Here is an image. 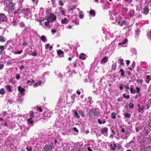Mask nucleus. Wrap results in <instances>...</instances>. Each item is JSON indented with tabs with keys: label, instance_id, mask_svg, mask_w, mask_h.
I'll return each mask as SVG.
<instances>
[{
	"label": "nucleus",
	"instance_id": "42",
	"mask_svg": "<svg viewBox=\"0 0 151 151\" xmlns=\"http://www.w3.org/2000/svg\"><path fill=\"white\" fill-rule=\"evenodd\" d=\"M59 5H60L61 6H63L64 5L63 2L61 0H60L59 1Z\"/></svg>",
	"mask_w": 151,
	"mask_h": 151
},
{
	"label": "nucleus",
	"instance_id": "9",
	"mask_svg": "<svg viewBox=\"0 0 151 151\" xmlns=\"http://www.w3.org/2000/svg\"><path fill=\"white\" fill-rule=\"evenodd\" d=\"M57 54L59 56L62 55L61 57H63L64 55V52L60 50H58L57 51Z\"/></svg>",
	"mask_w": 151,
	"mask_h": 151
},
{
	"label": "nucleus",
	"instance_id": "50",
	"mask_svg": "<svg viewBox=\"0 0 151 151\" xmlns=\"http://www.w3.org/2000/svg\"><path fill=\"white\" fill-rule=\"evenodd\" d=\"M24 66L23 65H20L19 67V69L21 70H22V69L24 68Z\"/></svg>",
	"mask_w": 151,
	"mask_h": 151
},
{
	"label": "nucleus",
	"instance_id": "21",
	"mask_svg": "<svg viewBox=\"0 0 151 151\" xmlns=\"http://www.w3.org/2000/svg\"><path fill=\"white\" fill-rule=\"evenodd\" d=\"M130 92L132 94H134L136 92L135 89L131 87L130 89Z\"/></svg>",
	"mask_w": 151,
	"mask_h": 151
},
{
	"label": "nucleus",
	"instance_id": "6",
	"mask_svg": "<svg viewBox=\"0 0 151 151\" xmlns=\"http://www.w3.org/2000/svg\"><path fill=\"white\" fill-rule=\"evenodd\" d=\"M86 55L84 53H81L79 56V58L81 60H85L86 58Z\"/></svg>",
	"mask_w": 151,
	"mask_h": 151
},
{
	"label": "nucleus",
	"instance_id": "56",
	"mask_svg": "<svg viewBox=\"0 0 151 151\" xmlns=\"http://www.w3.org/2000/svg\"><path fill=\"white\" fill-rule=\"evenodd\" d=\"M32 1L34 3V2L35 1L36 4H37L38 2V0H32Z\"/></svg>",
	"mask_w": 151,
	"mask_h": 151
},
{
	"label": "nucleus",
	"instance_id": "62",
	"mask_svg": "<svg viewBox=\"0 0 151 151\" xmlns=\"http://www.w3.org/2000/svg\"><path fill=\"white\" fill-rule=\"evenodd\" d=\"M146 78L147 79H149V80H151V79L150 77V76L149 75H147V76Z\"/></svg>",
	"mask_w": 151,
	"mask_h": 151
},
{
	"label": "nucleus",
	"instance_id": "57",
	"mask_svg": "<svg viewBox=\"0 0 151 151\" xmlns=\"http://www.w3.org/2000/svg\"><path fill=\"white\" fill-rule=\"evenodd\" d=\"M135 130L136 132H137L140 130V129L139 128H138L137 127H136Z\"/></svg>",
	"mask_w": 151,
	"mask_h": 151
},
{
	"label": "nucleus",
	"instance_id": "12",
	"mask_svg": "<svg viewBox=\"0 0 151 151\" xmlns=\"http://www.w3.org/2000/svg\"><path fill=\"white\" fill-rule=\"evenodd\" d=\"M124 117L125 118H130L131 117V114L127 112H126L124 114Z\"/></svg>",
	"mask_w": 151,
	"mask_h": 151
},
{
	"label": "nucleus",
	"instance_id": "36",
	"mask_svg": "<svg viewBox=\"0 0 151 151\" xmlns=\"http://www.w3.org/2000/svg\"><path fill=\"white\" fill-rule=\"evenodd\" d=\"M124 86L125 88L128 90L129 88V83L127 84L126 85H124Z\"/></svg>",
	"mask_w": 151,
	"mask_h": 151
},
{
	"label": "nucleus",
	"instance_id": "63",
	"mask_svg": "<svg viewBox=\"0 0 151 151\" xmlns=\"http://www.w3.org/2000/svg\"><path fill=\"white\" fill-rule=\"evenodd\" d=\"M98 122L100 124H102V122H101V120H100V119H98Z\"/></svg>",
	"mask_w": 151,
	"mask_h": 151
},
{
	"label": "nucleus",
	"instance_id": "10",
	"mask_svg": "<svg viewBox=\"0 0 151 151\" xmlns=\"http://www.w3.org/2000/svg\"><path fill=\"white\" fill-rule=\"evenodd\" d=\"M68 22V20L66 18H64L61 20V22L63 24H67Z\"/></svg>",
	"mask_w": 151,
	"mask_h": 151
},
{
	"label": "nucleus",
	"instance_id": "1",
	"mask_svg": "<svg viewBox=\"0 0 151 151\" xmlns=\"http://www.w3.org/2000/svg\"><path fill=\"white\" fill-rule=\"evenodd\" d=\"M100 111L98 110V109L92 108L90 109L88 115L90 118L93 119L94 116L98 117L100 115Z\"/></svg>",
	"mask_w": 151,
	"mask_h": 151
},
{
	"label": "nucleus",
	"instance_id": "4",
	"mask_svg": "<svg viewBox=\"0 0 151 151\" xmlns=\"http://www.w3.org/2000/svg\"><path fill=\"white\" fill-rule=\"evenodd\" d=\"M7 16L3 13H0V22H6L7 21Z\"/></svg>",
	"mask_w": 151,
	"mask_h": 151
},
{
	"label": "nucleus",
	"instance_id": "61",
	"mask_svg": "<svg viewBox=\"0 0 151 151\" xmlns=\"http://www.w3.org/2000/svg\"><path fill=\"white\" fill-rule=\"evenodd\" d=\"M141 151H147L146 147H144V148L141 149Z\"/></svg>",
	"mask_w": 151,
	"mask_h": 151
},
{
	"label": "nucleus",
	"instance_id": "32",
	"mask_svg": "<svg viewBox=\"0 0 151 151\" xmlns=\"http://www.w3.org/2000/svg\"><path fill=\"white\" fill-rule=\"evenodd\" d=\"M74 116L76 118H79L80 117L79 115L76 111L74 112Z\"/></svg>",
	"mask_w": 151,
	"mask_h": 151
},
{
	"label": "nucleus",
	"instance_id": "64",
	"mask_svg": "<svg viewBox=\"0 0 151 151\" xmlns=\"http://www.w3.org/2000/svg\"><path fill=\"white\" fill-rule=\"evenodd\" d=\"M12 23H13V26H15L17 25V24L16 23L15 21H13V22H12Z\"/></svg>",
	"mask_w": 151,
	"mask_h": 151
},
{
	"label": "nucleus",
	"instance_id": "26",
	"mask_svg": "<svg viewBox=\"0 0 151 151\" xmlns=\"http://www.w3.org/2000/svg\"><path fill=\"white\" fill-rule=\"evenodd\" d=\"M89 14L91 15H93V16H94L95 15V11L94 10H92V9L90 11Z\"/></svg>",
	"mask_w": 151,
	"mask_h": 151
},
{
	"label": "nucleus",
	"instance_id": "20",
	"mask_svg": "<svg viewBox=\"0 0 151 151\" xmlns=\"http://www.w3.org/2000/svg\"><path fill=\"white\" fill-rule=\"evenodd\" d=\"M29 116L30 118H32V119H34V113L32 111H30Z\"/></svg>",
	"mask_w": 151,
	"mask_h": 151
},
{
	"label": "nucleus",
	"instance_id": "44",
	"mask_svg": "<svg viewBox=\"0 0 151 151\" xmlns=\"http://www.w3.org/2000/svg\"><path fill=\"white\" fill-rule=\"evenodd\" d=\"M5 46H4L1 45L0 46V50H1L3 51L4 49Z\"/></svg>",
	"mask_w": 151,
	"mask_h": 151
},
{
	"label": "nucleus",
	"instance_id": "13",
	"mask_svg": "<svg viewBox=\"0 0 151 151\" xmlns=\"http://www.w3.org/2000/svg\"><path fill=\"white\" fill-rule=\"evenodd\" d=\"M11 87L12 86L10 85H6V88L7 89V91L8 92H10L12 91V90L11 88Z\"/></svg>",
	"mask_w": 151,
	"mask_h": 151
},
{
	"label": "nucleus",
	"instance_id": "25",
	"mask_svg": "<svg viewBox=\"0 0 151 151\" xmlns=\"http://www.w3.org/2000/svg\"><path fill=\"white\" fill-rule=\"evenodd\" d=\"M5 40L4 36L0 35V42H5Z\"/></svg>",
	"mask_w": 151,
	"mask_h": 151
},
{
	"label": "nucleus",
	"instance_id": "16",
	"mask_svg": "<svg viewBox=\"0 0 151 151\" xmlns=\"http://www.w3.org/2000/svg\"><path fill=\"white\" fill-rule=\"evenodd\" d=\"M50 22H51L47 19V21L45 22V25L48 27H50Z\"/></svg>",
	"mask_w": 151,
	"mask_h": 151
},
{
	"label": "nucleus",
	"instance_id": "17",
	"mask_svg": "<svg viewBox=\"0 0 151 151\" xmlns=\"http://www.w3.org/2000/svg\"><path fill=\"white\" fill-rule=\"evenodd\" d=\"M116 63H114L112 64V69L113 70H115L116 69Z\"/></svg>",
	"mask_w": 151,
	"mask_h": 151
},
{
	"label": "nucleus",
	"instance_id": "41",
	"mask_svg": "<svg viewBox=\"0 0 151 151\" xmlns=\"http://www.w3.org/2000/svg\"><path fill=\"white\" fill-rule=\"evenodd\" d=\"M79 114L81 115V116L83 117H84L85 115L83 111H80L79 112Z\"/></svg>",
	"mask_w": 151,
	"mask_h": 151
},
{
	"label": "nucleus",
	"instance_id": "60",
	"mask_svg": "<svg viewBox=\"0 0 151 151\" xmlns=\"http://www.w3.org/2000/svg\"><path fill=\"white\" fill-rule=\"evenodd\" d=\"M148 126L149 127V128L151 129V122H149L148 124Z\"/></svg>",
	"mask_w": 151,
	"mask_h": 151
},
{
	"label": "nucleus",
	"instance_id": "29",
	"mask_svg": "<svg viewBox=\"0 0 151 151\" xmlns=\"http://www.w3.org/2000/svg\"><path fill=\"white\" fill-rule=\"evenodd\" d=\"M129 107L130 108H132L133 109L134 107V104L132 103H130L129 104Z\"/></svg>",
	"mask_w": 151,
	"mask_h": 151
},
{
	"label": "nucleus",
	"instance_id": "7",
	"mask_svg": "<svg viewBox=\"0 0 151 151\" xmlns=\"http://www.w3.org/2000/svg\"><path fill=\"white\" fill-rule=\"evenodd\" d=\"M108 128L106 127L103 128L101 130V134H104L107 133L108 131Z\"/></svg>",
	"mask_w": 151,
	"mask_h": 151
},
{
	"label": "nucleus",
	"instance_id": "30",
	"mask_svg": "<svg viewBox=\"0 0 151 151\" xmlns=\"http://www.w3.org/2000/svg\"><path fill=\"white\" fill-rule=\"evenodd\" d=\"M78 64V60H76L73 63V65L74 67L76 68L77 66V65Z\"/></svg>",
	"mask_w": 151,
	"mask_h": 151
},
{
	"label": "nucleus",
	"instance_id": "43",
	"mask_svg": "<svg viewBox=\"0 0 151 151\" xmlns=\"http://www.w3.org/2000/svg\"><path fill=\"white\" fill-rule=\"evenodd\" d=\"M13 0H8L7 2L6 3V5L10 4H14L12 2Z\"/></svg>",
	"mask_w": 151,
	"mask_h": 151
},
{
	"label": "nucleus",
	"instance_id": "31",
	"mask_svg": "<svg viewBox=\"0 0 151 151\" xmlns=\"http://www.w3.org/2000/svg\"><path fill=\"white\" fill-rule=\"evenodd\" d=\"M5 90L4 88H2L0 90V94L3 95L5 93Z\"/></svg>",
	"mask_w": 151,
	"mask_h": 151
},
{
	"label": "nucleus",
	"instance_id": "33",
	"mask_svg": "<svg viewBox=\"0 0 151 151\" xmlns=\"http://www.w3.org/2000/svg\"><path fill=\"white\" fill-rule=\"evenodd\" d=\"M145 107L143 106H142L141 107H139V108L138 110L139 112H141L144 109Z\"/></svg>",
	"mask_w": 151,
	"mask_h": 151
},
{
	"label": "nucleus",
	"instance_id": "45",
	"mask_svg": "<svg viewBox=\"0 0 151 151\" xmlns=\"http://www.w3.org/2000/svg\"><path fill=\"white\" fill-rule=\"evenodd\" d=\"M37 55V53L35 51H33V53L32 54V56H36Z\"/></svg>",
	"mask_w": 151,
	"mask_h": 151
},
{
	"label": "nucleus",
	"instance_id": "58",
	"mask_svg": "<svg viewBox=\"0 0 151 151\" xmlns=\"http://www.w3.org/2000/svg\"><path fill=\"white\" fill-rule=\"evenodd\" d=\"M50 47V44H47L46 45L45 48L46 49H47L48 47Z\"/></svg>",
	"mask_w": 151,
	"mask_h": 151
},
{
	"label": "nucleus",
	"instance_id": "23",
	"mask_svg": "<svg viewBox=\"0 0 151 151\" xmlns=\"http://www.w3.org/2000/svg\"><path fill=\"white\" fill-rule=\"evenodd\" d=\"M127 41V39H125L124 41L122 42H119V45H124L126 43Z\"/></svg>",
	"mask_w": 151,
	"mask_h": 151
},
{
	"label": "nucleus",
	"instance_id": "46",
	"mask_svg": "<svg viewBox=\"0 0 151 151\" xmlns=\"http://www.w3.org/2000/svg\"><path fill=\"white\" fill-rule=\"evenodd\" d=\"M110 148L113 150H115V148L113 147V145L112 144H111L110 145Z\"/></svg>",
	"mask_w": 151,
	"mask_h": 151
},
{
	"label": "nucleus",
	"instance_id": "47",
	"mask_svg": "<svg viewBox=\"0 0 151 151\" xmlns=\"http://www.w3.org/2000/svg\"><path fill=\"white\" fill-rule=\"evenodd\" d=\"M26 149L27 151H32V148L31 147L29 148L27 147Z\"/></svg>",
	"mask_w": 151,
	"mask_h": 151
},
{
	"label": "nucleus",
	"instance_id": "24",
	"mask_svg": "<svg viewBox=\"0 0 151 151\" xmlns=\"http://www.w3.org/2000/svg\"><path fill=\"white\" fill-rule=\"evenodd\" d=\"M123 97L124 98L127 99H129L130 98V96L129 95H126V94L125 93H124L123 95Z\"/></svg>",
	"mask_w": 151,
	"mask_h": 151
},
{
	"label": "nucleus",
	"instance_id": "39",
	"mask_svg": "<svg viewBox=\"0 0 151 151\" xmlns=\"http://www.w3.org/2000/svg\"><path fill=\"white\" fill-rule=\"evenodd\" d=\"M119 61L120 62V64L122 65H123L124 64V60L122 59H119Z\"/></svg>",
	"mask_w": 151,
	"mask_h": 151
},
{
	"label": "nucleus",
	"instance_id": "48",
	"mask_svg": "<svg viewBox=\"0 0 151 151\" xmlns=\"http://www.w3.org/2000/svg\"><path fill=\"white\" fill-rule=\"evenodd\" d=\"M117 23L121 26H122L123 25V22H121L120 21H118L117 22Z\"/></svg>",
	"mask_w": 151,
	"mask_h": 151
},
{
	"label": "nucleus",
	"instance_id": "54",
	"mask_svg": "<svg viewBox=\"0 0 151 151\" xmlns=\"http://www.w3.org/2000/svg\"><path fill=\"white\" fill-rule=\"evenodd\" d=\"M62 15H65V11L64 10H60Z\"/></svg>",
	"mask_w": 151,
	"mask_h": 151
},
{
	"label": "nucleus",
	"instance_id": "15",
	"mask_svg": "<svg viewBox=\"0 0 151 151\" xmlns=\"http://www.w3.org/2000/svg\"><path fill=\"white\" fill-rule=\"evenodd\" d=\"M149 10L148 8L145 7L143 10V12L145 14H147L149 12Z\"/></svg>",
	"mask_w": 151,
	"mask_h": 151
},
{
	"label": "nucleus",
	"instance_id": "14",
	"mask_svg": "<svg viewBox=\"0 0 151 151\" xmlns=\"http://www.w3.org/2000/svg\"><path fill=\"white\" fill-rule=\"evenodd\" d=\"M40 39L43 42H46L47 41L46 37L44 35H42L40 37Z\"/></svg>",
	"mask_w": 151,
	"mask_h": 151
},
{
	"label": "nucleus",
	"instance_id": "5",
	"mask_svg": "<svg viewBox=\"0 0 151 151\" xmlns=\"http://www.w3.org/2000/svg\"><path fill=\"white\" fill-rule=\"evenodd\" d=\"M52 145H45L44 150V151H51L52 149Z\"/></svg>",
	"mask_w": 151,
	"mask_h": 151
},
{
	"label": "nucleus",
	"instance_id": "8",
	"mask_svg": "<svg viewBox=\"0 0 151 151\" xmlns=\"http://www.w3.org/2000/svg\"><path fill=\"white\" fill-rule=\"evenodd\" d=\"M18 90L19 92L21 93H22L25 91V89L23 88H22L21 86H19L18 87Z\"/></svg>",
	"mask_w": 151,
	"mask_h": 151
},
{
	"label": "nucleus",
	"instance_id": "22",
	"mask_svg": "<svg viewBox=\"0 0 151 151\" xmlns=\"http://www.w3.org/2000/svg\"><path fill=\"white\" fill-rule=\"evenodd\" d=\"M27 122H28L29 124H32L33 123V121L32 120V118H30L28 119L27 120Z\"/></svg>",
	"mask_w": 151,
	"mask_h": 151
},
{
	"label": "nucleus",
	"instance_id": "49",
	"mask_svg": "<svg viewBox=\"0 0 151 151\" xmlns=\"http://www.w3.org/2000/svg\"><path fill=\"white\" fill-rule=\"evenodd\" d=\"M23 52V50H21L20 51H17L16 54H19L22 53Z\"/></svg>",
	"mask_w": 151,
	"mask_h": 151
},
{
	"label": "nucleus",
	"instance_id": "37",
	"mask_svg": "<svg viewBox=\"0 0 151 151\" xmlns=\"http://www.w3.org/2000/svg\"><path fill=\"white\" fill-rule=\"evenodd\" d=\"M37 110L40 111V112H41L42 111V110L40 107H39L38 106L36 107Z\"/></svg>",
	"mask_w": 151,
	"mask_h": 151
},
{
	"label": "nucleus",
	"instance_id": "3",
	"mask_svg": "<svg viewBox=\"0 0 151 151\" xmlns=\"http://www.w3.org/2000/svg\"><path fill=\"white\" fill-rule=\"evenodd\" d=\"M47 19L51 22H54L56 19V17L53 14L50 13V15L47 16Z\"/></svg>",
	"mask_w": 151,
	"mask_h": 151
},
{
	"label": "nucleus",
	"instance_id": "40",
	"mask_svg": "<svg viewBox=\"0 0 151 151\" xmlns=\"http://www.w3.org/2000/svg\"><path fill=\"white\" fill-rule=\"evenodd\" d=\"M124 86L122 84H120L119 85V87L121 90H122L123 89V86Z\"/></svg>",
	"mask_w": 151,
	"mask_h": 151
},
{
	"label": "nucleus",
	"instance_id": "52",
	"mask_svg": "<svg viewBox=\"0 0 151 151\" xmlns=\"http://www.w3.org/2000/svg\"><path fill=\"white\" fill-rule=\"evenodd\" d=\"M28 45V43L26 41L24 42L23 43H22V45L24 46H26V45Z\"/></svg>",
	"mask_w": 151,
	"mask_h": 151
},
{
	"label": "nucleus",
	"instance_id": "11",
	"mask_svg": "<svg viewBox=\"0 0 151 151\" xmlns=\"http://www.w3.org/2000/svg\"><path fill=\"white\" fill-rule=\"evenodd\" d=\"M108 58L106 57H104L100 61L101 63H106L108 61Z\"/></svg>",
	"mask_w": 151,
	"mask_h": 151
},
{
	"label": "nucleus",
	"instance_id": "51",
	"mask_svg": "<svg viewBox=\"0 0 151 151\" xmlns=\"http://www.w3.org/2000/svg\"><path fill=\"white\" fill-rule=\"evenodd\" d=\"M73 130L75 132H78V130L76 128V127H73Z\"/></svg>",
	"mask_w": 151,
	"mask_h": 151
},
{
	"label": "nucleus",
	"instance_id": "28",
	"mask_svg": "<svg viewBox=\"0 0 151 151\" xmlns=\"http://www.w3.org/2000/svg\"><path fill=\"white\" fill-rule=\"evenodd\" d=\"M30 9L27 8L24 9V12L26 14L28 15L29 13H30Z\"/></svg>",
	"mask_w": 151,
	"mask_h": 151
},
{
	"label": "nucleus",
	"instance_id": "2",
	"mask_svg": "<svg viewBox=\"0 0 151 151\" xmlns=\"http://www.w3.org/2000/svg\"><path fill=\"white\" fill-rule=\"evenodd\" d=\"M7 7L8 8L9 12L12 15L13 14H15L16 13L14 11L15 9V5L14 4H10L6 5Z\"/></svg>",
	"mask_w": 151,
	"mask_h": 151
},
{
	"label": "nucleus",
	"instance_id": "19",
	"mask_svg": "<svg viewBox=\"0 0 151 151\" xmlns=\"http://www.w3.org/2000/svg\"><path fill=\"white\" fill-rule=\"evenodd\" d=\"M116 114L114 112H112L111 114V117L114 119H115L116 118Z\"/></svg>",
	"mask_w": 151,
	"mask_h": 151
},
{
	"label": "nucleus",
	"instance_id": "18",
	"mask_svg": "<svg viewBox=\"0 0 151 151\" xmlns=\"http://www.w3.org/2000/svg\"><path fill=\"white\" fill-rule=\"evenodd\" d=\"M42 83V82L40 81H39V82L38 83H37L34 84L33 85L34 87H36L39 86Z\"/></svg>",
	"mask_w": 151,
	"mask_h": 151
},
{
	"label": "nucleus",
	"instance_id": "38",
	"mask_svg": "<svg viewBox=\"0 0 151 151\" xmlns=\"http://www.w3.org/2000/svg\"><path fill=\"white\" fill-rule=\"evenodd\" d=\"M15 78L17 80H19L20 78V76L19 74H17L16 75Z\"/></svg>",
	"mask_w": 151,
	"mask_h": 151
},
{
	"label": "nucleus",
	"instance_id": "27",
	"mask_svg": "<svg viewBox=\"0 0 151 151\" xmlns=\"http://www.w3.org/2000/svg\"><path fill=\"white\" fill-rule=\"evenodd\" d=\"M119 72L121 73L120 75L122 76H124V70L122 69H120Z\"/></svg>",
	"mask_w": 151,
	"mask_h": 151
},
{
	"label": "nucleus",
	"instance_id": "53",
	"mask_svg": "<svg viewBox=\"0 0 151 151\" xmlns=\"http://www.w3.org/2000/svg\"><path fill=\"white\" fill-rule=\"evenodd\" d=\"M123 100V98L122 97H121L119 98L118 99V101H122Z\"/></svg>",
	"mask_w": 151,
	"mask_h": 151
},
{
	"label": "nucleus",
	"instance_id": "59",
	"mask_svg": "<svg viewBox=\"0 0 151 151\" xmlns=\"http://www.w3.org/2000/svg\"><path fill=\"white\" fill-rule=\"evenodd\" d=\"M51 32L52 33H55L56 32V30L55 29H52L51 30Z\"/></svg>",
	"mask_w": 151,
	"mask_h": 151
},
{
	"label": "nucleus",
	"instance_id": "55",
	"mask_svg": "<svg viewBox=\"0 0 151 151\" xmlns=\"http://www.w3.org/2000/svg\"><path fill=\"white\" fill-rule=\"evenodd\" d=\"M4 66V65L3 64H1L0 63V70L2 69Z\"/></svg>",
	"mask_w": 151,
	"mask_h": 151
},
{
	"label": "nucleus",
	"instance_id": "34",
	"mask_svg": "<svg viewBox=\"0 0 151 151\" xmlns=\"http://www.w3.org/2000/svg\"><path fill=\"white\" fill-rule=\"evenodd\" d=\"M135 88L136 90V92L137 93H139L140 90V88L138 87H136Z\"/></svg>",
	"mask_w": 151,
	"mask_h": 151
},
{
	"label": "nucleus",
	"instance_id": "35",
	"mask_svg": "<svg viewBox=\"0 0 151 151\" xmlns=\"http://www.w3.org/2000/svg\"><path fill=\"white\" fill-rule=\"evenodd\" d=\"M19 24L21 28H22L24 27L25 26L24 24V22H20L19 23Z\"/></svg>",
	"mask_w": 151,
	"mask_h": 151
}]
</instances>
